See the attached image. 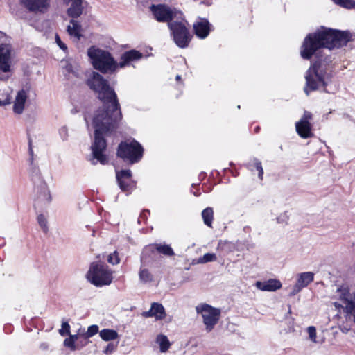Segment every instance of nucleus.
Wrapping results in <instances>:
<instances>
[{
	"instance_id": "nucleus-54",
	"label": "nucleus",
	"mask_w": 355,
	"mask_h": 355,
	"mask_svg": "<svg viewBox=\"0 0 355 355\" xmlns=\"http://www.w3.org/2000/svg\"><path fill=\"white\" fill-rule=\"evenodd\" d=\"M353 320H354V323H355V312H354V317H353Z\"/></svg>"
},
{
	"instance_id": "nucleus-29",
	"label": "nucleus",
	"mask_w": 355,
	"mask_h": 355,
	"mask_svg": "<svg viewBox=\"0 0 355 355\" xmlns=\"http://www.w3.org/2000/svg\"><path fill=\"white\" fill-rule=\"evenodd\" d=\"M336 5L340 7L352 9L355 8V1L353 0H331Z\"/></svg>"
},
{
	"instance_id": "nucleus-30",
	"label": "nucleus",
	"mask_w": 355,
	"mask_h": 355,
	"mask_svg": "<svg viewBox=\"0 0 355 355\" xmlns=\"http://www.w3.org/2000/svg\"><path fill=\"white\" fill-rule=\"evenodd\" d=\"M118 345L119 341L110 342L103 349V353L105 354V355H111L117 350Z\"/></svg>"
},
{
	"instance_id": "nucleus-9",
	"label": "nucleus",
	"mask_w": 355,
	"mask_h": 355,
	"mask_svg": "<svg viewBox=\"0 0 355 355\" xmlns=\"http://www.w3.org/2000/svg\"><path fill=\"white\" fill-rule=\"evenodd\" d=\"M150 9L158 21L167 22V24L169 21L181 19V15H183L175 8H171L166 5H153Z\"/></svg>"
},
{
	"instance_id": "nucleus-18",
	"label": "nucleus",
	"mask_w": 355,
	"mask_h": 355,
	"mask_svg": "<svg viewBox=\"0 0 355 355\" xmlns=\"http://www.w3.org/2000/svg\"><path fill=\"white\" fill-rule=\"evenodd\" d=\"M296 132L304 139L310 138L313 136L311 125L309 121H299L295 123Z\"/></svg>"
},
{
	"instance_id": "nucleus-34",
	"label": "nucleus",
	"mask_w": 355,
	"mask_h": 355,
	"mask_svg": "<svg viewBox=\"0 0 355 355\" xmlns=\"http://www.w3.org/2000/svg\"><path fill=\"white\" fill-rule=\"evenodd\" d=\"M107 261L112 265H116L119 263L120 259L116 251H114L108 256Z\"/></svg>"
},
{
	"instance_id": "nucleus-28",
	"label": "nucleus",
	"mask_w": 355,
	"mask_h": 355,
	"mask_svg": "<svg viewBox=\"0 0 355 355\" xmlns=\"http://www.w3.org/2000/svg\"><path fill=\"white\" fill-rule=\"evenodd\" d=\"M248 166L251 168V167H254L256 170L258 171V177L260 180L263 179V169L262 167L261 162L257 158H254L252 164H248Z\"/></svg>"
},
{
	"instance_id": "nucleus-40",
	"label": "nucleus",
	"mask_w": 355,
	"mask_h": 355,
	"mask_svg": "<svg viewBox=\"0 0 355 355\" xmlns=\"http://www.w3.org/2000/svg\"><path fill=\"white\" fill-rule=\"evenodd\" d=\"M55 42L61 49H62L64 51H67V47L66 44L61 40L58 35H55Z\"/></svg>"
},
{
	"instance_id": "nucleus-3",
	"label": "nucleus",
	"mask_w": 355,
	"mask_h": 355,
	"mask_svg": "<svg viewBox=\"0 0 355 355\" xmlns=\"http://www.w3.org/2000/svg\"><path fill=\"white\" fill-rule=\"evenodd\" d=\"M87 55L94 67L102 73L112 72L117 67V64L108 51L92 46L88 49Z\"/></svg>"
},
{
	"instance_id": "nucleus-41",
	"label": "nucleus",
	"mask_w": 355,
	"mask_h": 355,
	"mask_svg": "<svg viewBox=\"0 0 355 355\" xmlns=\"http://www.w3.org/2000/svg\"><path fill=\"white\" fill-rule=\"evenodd\" d=\"M59 135L62 140H66L68 137V130L66 127L63 126L59 130Z\"/></svg>"
},
{
	"instance_id": "nucleus-16",
	"label": "nucleus",
	"mask_w": 355,
	"mask_h": 355,
	"mask_svg": "<svg viewBox=\"0 0 355 355\" xmlns=\"http://www.w3.org/2000/svg\"><path fill=\"white\" fill-rule=\"evenodd\" d=\"M27 98L28 92L26 91L21 89L17 92L13 104V112L15 114H21L23 112Z\"/></svg>"
},
{
	"instance_id": "nucleus-53",
	"label": "nucleus",
	"mask_w": 355,
	"mask_h": 355,
	"mask_svg": "<svg viewBox=\"0 0 355 355\" xmlns=\"http://www.w3.org/2000/svg\"><path fill=\"white\" fill-rule=\"evenodd\" d=\"M222 243H223V242L221 241H220L218 243V246H220Z\"/></svg>"
},
{
	"instance_id": "nucleus-22",
	"label": "nucleus",
	"mask_w": 355,
	"mask_h": 355,
	"mask_svg": "<svg viewBox=\"0 0 355 355\" xmlns=\"http://www.w3.org/2000/svg\"><path fill=\"white\" fill-rule=\"evenodd\" d=\"M101 338L106 342H112L119 338L118 332L114 329H103L99 331Z\"/></svg>"
},
{
	"instance_id": "nucleus-45",
	"label": "nucleus",
	"mask_w": 355,
	"mask_h": 355,
	"mask_svg": "<svg viewBox=\"0 0 355 355\" xmlns=\"http://www.w3.org/2000/svg\"><path fill=\"white\" fill-rule=\"evenodd\" d=\"M10 100L9 98H6L3 100L0 99V106H5L10 104Z\"/></svg>"
},
{
	"instance_id": "nucleus-6",
	"label": "nucleus",
	"mask_w": 355,
	"mask_h": 355,
	"mask_svg": "<svg viewBox=\"0 0 355 355\" xmlns=\"http://www.w3.org/2000/svg\"><path fill=\"white\" fill-rule=\"evenodd\" d=\"M143 153L141 145L135 139L130 142H121L117 149V155L131 164L138 162L141 159Z\"/></svg>"
},
{
	"instance_id": "nucleus-52",
	"label": "nucleus",
	"mask_w": 355,
	"mask_h": 355,
	"mask_svg": "<svg viewBox=\"0 0 355 355\" xmlns=\"http://www.w3.org/2000/svg\"><path fill=\"white\" fill-rule=\"evenodd\" d=\"M334 304H335V306H336V307L339 306V304H338V302H335V303H334Z\"/></svg>"
},
{
	"instance_id": "nucleus-50",
	"label": "nucleus",
	"mask_w": 355,
	"mask_h": 355,
	"mask_svg": "<svg viewBox=\"0 0 355 355\" xmlns=\"http://www.w3.org/2000/svg\"><path fill=\"white\" fill-rule=\"evenodd\" d=\"M175 80L177 81H180L181 80V76L180 75H177L176 77H175Z\"/></svg>"
},
{
	"instance_id": "nucleus-27",
	"label": "nucleus",
	"mask_w": 355,
	"mask_h": 355,
	"mask_svg": "<svg viewBox=\"0 0 355 355\" xmlns=\"http://www.w3.org/2000/svg\"><path fill=\"white\" fill-rule=\"evenodd\" d=\"M98 332L99 333L98 326L96 324H93V325L88 327L87 331L85 333H83L81 335V337H83L85 340H87L88 338L96 335ZM86 344H87V341H85L84 345H86Z\"/></svg>"
},
{
	"instance_id": "nucleus-38",
	"label": "nucleus",
	"mask_w": 355,
	"mask_h": 355,
	"mask_svg": "<svg viewBox=\"0 0 355 355\" xmlns=\"http://www.w3.org/2000/svg\"><path fill=\"white\" fill-rule=\"evenodd\" d=\"M307 332L309 334V338L311 341L315 343L316 342V329L314 327L311 326L307 329Z\"/></svg>"
},
{
	"instance_id": "nucleus-49",
	"label": "nucleus",
	"mask_w": 355,
	"mask_h": 355,
	"mask_svg": "<svg viewBox=\"0 0 355 355\" xmlns=\"http://www.w3.org/2000/svg\"><path fill=\"white\" fill-rule=\"evenodd\" d=\"M47 347L45 343H42L41 345H40V348L42 349H46Z\"/></svg>"
},
{
	"instance_id": "nucleus-26",
	"label": "nucleus",
	"mask_w": 355,
	"mask_h": 355,
	"mask_svg": "<svg viewBox=\"0 0 355 355\" xmlns=\"http://www.w3.org/2000/svg\"><path fill=\"white\" fill-rule=\"evenodd\" d=\"M139 277L141 282L146 284L150 282L153 279V276L150 270L147 268H144L142 266L140 268L139 271Z\"/></svg>"
},
{
	"instance_id": "nucleus-21",
	"label": "nucleus",
	"mask_w": 355,
	"mask_h": 355,
	"mask_svg": "<svg viewBox=\"0 0 355 355\" xmlns=\"http://www.w3.org/2000/svg\"><path fill=\"white\" fill-rule=\"evenodd\" d=\"M314 279V273L304 272L299 274L296 284L302 288L306 287Z\"/></svg>"
},
{
	"instance_id": "nucleus-8",
	"label": "nucleus",
	"mask_w": 355,
	"mask_h": 355,
	"mask_svg": "<svg viewBox=\"0 0 355 355\" xmlns=\"http://www.w3.org/2000/svg\"><path fill=\"white\" fill-rule=\"evenodd\" d=\"M196 309L198 313L202 315L206 330L208 332L211 331L219 320L220 310L207 304L198 305Z\"/></svg>"
},
{
	"instance_id": "nucleus-19",
	"label": "nucleus",
	"mask_w": 355,
	"mask_h": 355,
	"mask_svg": "<svg viewBox=\"0 0 355 355\" xmlns=\"http://www.w3.org/2000/svg\"><path fill=\"white\" fill-rule=\"evenodd\" d=\"M69 1L71 2V5L67 9V15L73 19L78 18L83 13V0H69Z\"/></svg>"
},
{
	"instance_id": "nucleus-48",
	"label": "nucleus",
	"mask_w": 355,
	"mask_h": 355,
	"mask_svg": "<svg viewBox=\"0 0 355 355\" xmlns=\"http://www.w3.org/2000/svg\"><path fill=\"white\" fill-rule=\"evenodd\" d=\"M80 336L79 335H70L69 337L71 338H72V340H73V342L75 343L78 339V338L80 337Z\"/></svg>"
},
{
	"instance_id": "nucleus-17",
	"label": "nucleus",
	"mask_w": 355,
	"mask_h": 355,
	"mask_svg": "<svg viewBox=\"0 0 355 355\" xmlns=\"http://www.w3.org/2000/svg\"><path fill=\"white\" fill-rule=\"evenodd\" d=\"M256 287L263 291H275L282 287V283L279 280L270 279L267 281H257L255 284Z\"/></svg>"
},
{
	"instance_id": "nucleus-35",
	"label": "nucleus",
	"mask_w": 355,
	"mask_h": 355,
	"mask_svg": "<svg viewBox=\"0 0 355 355\" xmlns=\"http://www.w3.org/2000/svg\"><path fill=\"white\" fill-rule=\"evenodd\" d=\"M289 219V216L286 211L281 214L277 218V222L279 224L285 225L287 224V222Z\"/></svg>"
},
{
	"instance_id": "nucleus-23",
	"label": "nucleus",
	"mask_w": 355,
	"mask_h": 355,
	"mask_svg": "<svg viewBox=\"0 0 355 355\" xmlns=\"http://www.w3.org/2000/svg\"><path fill=\"white\" fill-rule=\"evenodd\" d=\"M81 26L74 19L72 18L70 21V25L67 27V32L71 36H73L77 40H79L81 37L80 34Z\"/></svg>"
},
{
	"instance_id": "nucleus-7",
	"label": "nucleus",
	"mask_w": 355,
	"mask_h": 355,
	"mask_svg": "<svg viewBox=\"0 0 355 355\" xmlns=\"http://www.w3.org/2000/svg\"><path fill=\"white\" fill-rule=\"evenodd\" d=\"M32 180L35 184H37L36 197L34 202L35 207H42L49 205L51 201V196L47 184L42 178L38 169H35L33 171Z\"/></svg>"
},
{
	"instance_id": "nucleus-37",
	"label": "nucleus",
	"mask_w": 355,
	"mask_h": 355,
	"mask_svg": "<svg viewBox=\"0 0 355 355\" xmlns=\"http://www.w3.org/2000/svg\"><path fill=\"white\" fill-rule=\"evenodd\" d=\"M130 180H117L119 186L122 191H126L129 190L130 184L128 183V181Z\"/></svg>"
},
{
	"instance_id": "nucleus-31",
	"label": "nucleus",
	"mask_w": 355,
	"mask_h": 355,
	"mask_svg": "<svg viewBox=\"0 0 355 355\" xmlns=\"http://www.w3.org/2000/svg\"><path fill=\"white\" fill-rule=\"evenodd\" d=\"M37 223L40 227V228L42 230V231L44 233H47L49 231V227H48V221L46 217L43 214L38 215L37 218Z\"/></svg>"
},
{
	"instance_id": "nucleus-47",
	"label": "nucleus",
	"mask_w": 355,
	"mask_h": 355,
	"mask_svg": "<svg viewBox=\"0 0 355 355\" xmlns=\"http://www.w3.org/2000/svg\"><path fill=\"white\" fill-rule=\"evenodd\" d=\"M28 151H29V155L31 157V159L33 160V148H32V146H31V140H29V142H28Z\"/></svg>"
},
{
	"instance_id": "nucleus-44",
	"label": "nucleus",
	"mask_w": 355,
	"mask_h": 355,
	"mask_svg": "<svg viewBox=\"0 0 355 355\" xmlns=\"http://www.w3.org/2000/svg\"><path fill=\"white\" fill-rule=\"evenodd\" d=\"M147 214H149L148 210L144 211L139 216V218L138 219V223H141V220L144 221L147 218Z\"/></svg>"
},
{
	"instance_id": "nucleus-32",
	"label": "nucleus",
	"mask_w": 355,
	"mask_h": 355,
	"mask_svg": "<svg viewBox=\"0 0 355 355\" xmlns=\"http://www.w3.org/2000/svg\"><path fill=\"white\" fill-rule=\"evenodd\" d=\"M132 172L129 169L121 170L116 173V180H130Z\"/></svg>"
},
{
	"instance_id": "nucleus-46",
	"label": "nucleus",
	"mask_w": 355,
	"mask_h": 355,
	"mask_svg": "<svg viewBox=\"0 0 355 355\" xmlns=\"http://www.w3.org/2000/svg\"><path fill=\"white\" fill-rule=\"evenodd\" d=\"M65 69H66V71H67L68 73H74V71H73V67H72V65H71V64H69V63H67V64H66V66H65Z\"/></svg>"
},
{
	"instance_id": "nucleus-4",
	"label": "nucleus",
	"mask_w": 355,
	"mask_h": 355,
	"mask_svg": "<svg viewBox=\"0 0 355 355\" xmlns=\"http://www.w3.org/2000/svg\"><path fill=\"white\" fill-rule=\"evenodd\" d=\"M187 21L184 19L183 15L181 19L171 21L168 23L170 35L175 44L180 48H187L192 38V35L187 27Z\"/></svg>"
},
{
	"instance_id": "nucleus-14",
	"label": "nucleus",
	"mask_w": 355,
	"mask_h": 355,
	"mask_svg": "<svg viewBox=\"0 0 355 355\" xmlns=\"http://www.w3.org/2000/svg\"><path fill=\"white\" fill-rule=\"evenodd\" d=\"M143 57V54L137 50H130L125 52L121 56L119 66L123 68L129 65L132 62L140 60Z\"/></svg>"
},
{
	"instance_id": "nucleus-33",
	"label": "nucleus",
	"mask_w": 355,
	"mask_h": 355,
	"mask_svg": "<svg viewBox=\"0 0 355 355\" xmlns=\"http://www.w3.org/2000/svg\"><path fill=\"white\" fill-rule=\"evenodd\" d=\"M217 259V257L214 253H206L202 257L200 258V263H207L211 261H215Z\"/></svg>"
},
{
	"instance_id": "nucleus-42",
	"label": "nucleus",
	"mask_w": 355,
	"mask_h": 355,
	"mask_svg": "<svg viewBox=\"0 0 355 355\" xmlns=\"http://www.w3.org/2000/svg\"><path fill=\"white\" fill-rule=\"evenodd\" d=\"M302 288L299 286L297 284L293 287L292 291L290 293L291 296H294L297 294Z\"/></svg>"
},
{
	"instance_id": "nucleus-55",
	"label": "nucleus",
	"mask_w": 355,
	"mask_h": 355,
	"mask_svg": "<svg viewBox=\"0 0 355 355\" xmlns=\"http://www.w3.org/2000/svg\"><path fill=\"white\" fill-rule=\"evenodd\" d=\"M85 121L87 123V118H86V116H85Z\"/></svg>"
},
{
	"instance_id": "nucleus-13",
	"label": "nucleus",
	"mask_w": 355,
	"mask_h": 355,
	"mask_svg": "<svg viewBox=\"0 0 355 355\" xmlns=\"http://www.w3.org/2000/svg\"><path fill=\"white\" fill-rule=\"evenodd\" d=\"M211 24L205 19H200L193 24V31L196 36L200 39L206 38L210 32Z\"/></svg>"
},
{
	"instance_id": "nucleus-25",
	"label": "nucleus",
	"mask_w": 355,
	"mask_h": 355,
	"mask_svg": "<svg viewBox=\"0 0 355 355\" xmlns=\"http://www.w3.org/2000/svg\"><path fill=\"white\" fill-rule=\"evenodd\" d=\"M202 218L204 224L207 226L211 227L214 219V210L211 207H207L202 211Z\"/></svg>"
},
{
	"instance_id": "nucleus-2",
	"label": "nucleus",
	"mask_w": 355,
	"mask_h": 355,
	"mask_svg": "<svg viewBox=\"0 0 355 355\" xmlns=\"http://www.w3.org/2000/svg\"><path fill=\"white\" fill-rule=\"evenodd\" d=\"M87 83L89 88L98 94V98L103 102L102 107L95 113L93 119L94 139L91 146L93 159L92 164L97 162L101 164L107 163V157L105 154L107 143L105 136L116 128L118 122L121 119L120 105L116 94L107 80L97 72H93Z\"/></svg>"
},
{
	"instance_id": "nucleus-20",
	"label": "nucleus",
	"mask_w": 355,
	"mask_h": 355,
	"mask_svg": "<svg viewBox=\"0 0 355 355\" xmlns=\"http://www.w3.org/2000/svg\"><path fill=\"white\" fill-rule=\"evenodd\" d=\"M154 250H155L158 253L167 257H171L174 255L173 250L169 245L162 243L153 244L146 248L144 250V252H147L148 250H151L152 252H153Z\"/></svg>"
},
{
	"instance_id": "nucleus-5",
	"label": "nucleus",
	"mask_w": 355,
	"mask_h": 355,
	"mask_svg": "<svg viewBox=\"0 0 355 355\" xmlns=\"http://www.w3.org/2000/svg\"><path fill=\"white\" fill-rule=\"evenodd\" d=\"M113 271L101 262H93L87 274L88 281L97 287L110 285L113 280Z\"/></svg>"
},
{
	"instance_id": "nucleus-10",
	"label": "nucleus",
	"mask_w": 355,
	"mask_h": 355,
	"mask_svg": "<svg viewBox=\"0 0 355 355\" xmlns=\"http://www.w3.org/2000/svg\"><path fill=\"white\" fill-rule=\"evenodd\" d=\"M20 4L28 11L44 12L49 6V0H19Z\"/></svg>"
},
{
	"instance_id": "nucleus-36",
	"label": "nucleus",
	"mask_w": 355,
	"mask_h": 355,
	"mask_svg": "<svg viewBox=\"0 0 355 355\" xmlns=\"http://www.w3.org/2000/svg\"><path fill=\"white\" fill-rule=\"evenodd\" d=\"M61 336H65L70 334V325L67 322H64L62 324V328L59 330Z\"/></svg>"
},
{
	"instance_id": "nucleus-12",
	"label": "nucleus",
	"mask_w": 355,
	"mask_h": 355,
	"mask_svg": "<svg viewBox=\"0 0 355 355\" xmlns=\"http://www.w3.org/2000/svg\"><path fill=\"white\" fill-rule=\"evenodd\" d=\"M145 318L155 317L156 320H162L166 317L165 309L162 304L153 302L150 310L142 313Z\"/></svg>"
},
{
	"instance_id": "nucleus-24",
	"label": "nucleus",
	"mask_w": 355,
	"mask_h": 355,
	"mask_svg": "<svg viewBox=\"0 0 355 355\" xmlns=\"http://www.w3.org/2000/svg\"><path fill=\"white\" fill-rule=\"evenodd\" d=\"M156 343L159 346L160 352L164 353L168 350L171 343L166 336L159 334L156 338Z\"/></svg>"
},
{
	"instance_id": "nucleus-1",
	"label": "nucleus",
	"mask_w": 355,
	"mask_h": 355,
	"mask_svg": "<svg viewBox=\"0 0 355 355\" xmlns=\"http://www.w3.org/2000/svg\"><path fill=\"white\" fill-rule=\"evenodd\" d=\"M349 41L348 33L324 27L306 35L301 47L302 58L310 60L315 54L318 57V60L311 65L305 75L306 86L304 91L307 96L311 92L318 89L320 86L326 87L327 80L331 77V56L323 51L324 55H318L322 49H327V51L330 53L334 48L345 46Z\"/></svg>"
},
{
	"instance_id": "nucleus-39",
	"label": "nucleus",
	"mask_w": 355,
	"mask_h": 355,
	"mask_svg": "<svg viewBox=\"0 0 355 355\" xmlns=\"http://www.w3.org/2000/svg\"><path fill=\"white\" fill-rule=\"evenodd\" d=\"M64 345L70 348L71 350L74 351L76 349L75 343L70 337L66 338L64 341Z\"/></svg>"
},
{
	"instance_id": "nucleus-51",
	"label": "nucleus",
	"mask_w": 355,
	"mask_h": 355,
	"mask_svg": "<svg viewBox=\"0 0 355 355\" xmlns=\"http://www.w3.org/2000/svg\"><path fill=\"white\" fill-rule=\"evenodd\" d=\"M259 127L257 126L255 128V132H257L259 131Z\"/></svg>"
},
{
	"instance_id": "nucleus-43",
	"label": "nucleus",
	"mask_w": 355,
	"mask_h": 355,
	"mask_svg": "<svg viewBox=\"0 0 355 355\" xmlns=\"http://www.w3.org/2000/svg\"><path fill=\"white\" fill-rule=\"evenodd\" d=\"M312 114L311 112L308 111H305L304 113L303 116L300 121H309V120L311 119Z\"/></svg>"
},
{
	"instance_id": "nucleus-15",
	"label": "nucleus",
	"mask_w": 355,
	"mask_h": 355,
	"mask_svg": "<svg viewBox=\"0 0 355 355\" xmlns=\"http://www.w3.org/2000/svg\"><path fill=\"white\" fill-rule=\"evenodd\" d=\"M340 298L345 304L346 313L354 317L355 313V292L350 293L348 291H344Z\"/></svg>"
},
{
	"instance_id": "nucleus-11",
	"label": "nucleus",
	"mask_w": 355,
	"mask_h": 355,
	"mask_svg": "<svg viewBox=\"0 0 355 355\" xmlns=\"http://www.w3.org/2000/svg\"><path fill=\"white\" fill-rule=\"evenodd\" d=\"M11 50L10 45L0 44V71L2 72L7 73L10 71Z\"/></svg>"
}]
</instances>
